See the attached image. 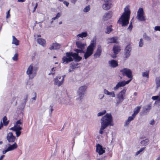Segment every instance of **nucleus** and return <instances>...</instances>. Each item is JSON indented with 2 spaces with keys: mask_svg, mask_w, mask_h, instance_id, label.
Masks as SVG:
<instances>
[{
  "mask_svg": "<svg viewBox=\"0 0 160 160\" xmlns=\"http://www.w3.org/2000/svg\"><path fill=\"white\" fill-rule=\"evenodd\" d=\"M154 30L155 31H160V26H157L155 27Z\"/></svg>",
  "mask_w": 160,
  "mask_h": 160,
  "instance_id": "603ef678",
  "label": "nucleus"
},
{
  "mask_svg": "<svg viewBox=\"0 0 160 160\" xmlns=\"http://www.w3.org/2000/svg\"><path fill=\"white\" fill-rule=\"evenodd\" d=\"M37 42L38 43L42 45L43 47H45L46 45V41L43 38H39L37 39Z\"/></svg>",
  "mask_w": 160,
  "mask_h": 160,
  "instance_id": "412c9836",
  "label": "nucleus"
},
{
  "mask_svg": "<svg viewBox=\"0 0 160 160\" xmlns=\"http://www.w3.org/2000/svg\"><path fill=\"white\" fill-rule=\"evenodd\" d=\"M12 43L15 44L16 45H18L19 44V41L14 36H12Z\"/></svg>",
  "mask_w": 160,
  "mask_h": 160,
  "instance_id": "cd10ccee",
  "label": "nucleus"
},
{
  "mask_svg": "<svg viewBox=\"0 0 160 160\" xmlns=\"http://www.w3.org/2000/svg\"><path fill=\"white\" fill-rule=\"evenodd\" d=\"M135 116H135V115H134V116H133V114H132V116H130V117H128V120L131 121L134 119V118L135 117Z\"/></svg>",
  "mask_w": 160,
  "mask_h": 160,
  "instance_id": "c03bdc74",
  "label": "nucleus"
},
{
  "mask_svg": "<svg viewBox=\"0 0 160 160\" xmlns=\"http://www.w3.org/2000/svg\"><path fill=\"white\" fill-rule=\"evenodd\" d=\"M63 3L66 5V6H68L69 3L68 2L66 1H64L63 2Z\"/></svg>",
  "mask_w": 160,
  "mask_h": 160,
  "instance_id": "6e6d98bb",
  "label": "nucleus"
},
{
  "mask_svg": "<svg viewBox=\"0 0 160 160\" xmlns=\"http://www.w3.org/2000/svg\"><path fill=\"white\" fill-rule=\"evenodd\" d=\"M4 155H2L0 158V160H2L3 158L4 157Z\"/></svg>",
  "mask_w": 160,
  "mask_h": 160,
  "instance_id": "680f3d73",
  "label": "nucleus"
},
{
  "mask_svg": "<svg viewBox=\"0 0 160 160\" xmlns=\"http://www.w3.org/2000/svg\"><path fill=\"white\" fill-rule=\"evenodd\" d=\"M112 25H111L110 26H108L106 28V31H105V33L107 34L110 33L112 31L113 29L111 28Z\"/></svg>",
  "mask_w": 160,
  "mask_h": 160,
  "instance_id": "c756f323",
  "label": "nucleus"
},
{
  "mask_svg": "<svg viewBox=\"0 0 160 160\" xmlns=\"http://www.w3.org/2000/svg\"><path fill=\"white\" fill-rule=\"evenodd\" d=\"M87 86H84L81 87L79 89L78 91V95L79 96L80 100H81L83 97L85 92L87 89Z\"/></svg>",
  "mask_w": 160,
  "mask_h": 160,
  "instance_id": "9d476101",
  "label": "nucleus"
},
{
  "mask_svg": "<svg viewBox=\"0 0 160 160\" xmlns=\"http://www.w3.org/2000/svg\"><path fill=\"white\" fill-rule=\"evenodd\" d=\"M60 16H61V14L59 12H58L57 13L56 17H55L52 18V21L54 20L55 19H56L58 18H59V17H60Z\"/></svg>",
  "mask_w": 160,
  "mask_h": 160,
  "instance_id": "a19ab883",
  "label": "nucleus"
},
{
  "mask_svg": "<svg viewBox=\"0 0 160 160\" xmlns=\"http://www.w3.org/2000/svg\"><path fill=\"white\" fill-rule=\"evenodd\" d=\"M143 45V39L142 38L140 39V40L139 42V46L140 47H142Z\"/></svg>",
  "mask_w": 160,
  "mask_h": 160,
  "instance_id": "37998d69",
  "label": "nucleus"
},
{
  "mask_svg": "<svg viewBox=\"0 0 160 160\" xmlns=\"http://www.w3.org/2000/svg\"><path fill=\"white\" fill-rule=\"evenodd\" d=\"M23 123V122L22 120L20 119L18 120L15 123L14 126L13 127H20V125H22Z\"/></svg>",
  "mask_w": 160,
  "mask_h": 160,
  "instance_id": "2f4dec72",
  "label": "nucleus"
},
{
  "mask_svg": "<svg viewBox=\"0 0 160 160\" xmlns=\"http://www.w3.org/2000/svg\"><path fill=\"white\" fill-rule=\"evenodd\" d=\"M156 88H158L160 87V77L157 78L155 80Z\"/></svg>",
  "mask_w": 160,
  "mask_h": 160,
  "instance_id": "7c9ffc66",
  "label": "nucleus"
},
{
  "mask_svg": "<svg viewBox=\"0 0 160 160\" xmlns=\"http://www.w3.org/2000/svg\"><path fill=\"white\" fill-rule=\"evenodd\" d=\"M38 6V4L37 3H36L35 4V5L34 8L33 12H34L35 11L36 9L37 8Z\"/></svg>",
  "mask_w": 160,
  "mask_h": 160,
  "instance_id": "864d4df0",
  "label": "nucleus"
},
{
  "mask_svg": "<svg viewBox=\"0 0 160 160\" xmlns=\"http://www.w3.org/2000/svg\"><path fill=\"white\" fill-rule=\"evenodd\" d=\"M79 65L78 63H75L74 62L71 63L70 67L72 69H75L77 68H78V66Z\"/></svg>",
  "mask_w": 160,
  "mask_h": 160,
  "instance_id": "473e14b6",
  "label": "nucleus"
},
{
  "mask_svg": "<svg viewBox=\"0 0 160 160\" xmlns=\"http://www.w3.org/2000/svg\"><path fill=\"white\" fill-rule=\"evenodd\" d=\"M149 141V140L147 138L144 140L142 141L140 143L142 145L144 146H146L148 144V142Z\"/></svg>",
  "mask_w": 160,
  "mask_h": 160,
  "instance_id": "f704fd0d",
  "label": "nucleus"
},
{
  "mask_svg": "<svg viewBox=\"0 0 160 160\" xmlns=\"http://www.w3.org/2000/svg\"><path fill=\"white\" fill-rule=\"evenodd\" d=\"M125 52L124 54V55L126 58H127L129 57L130 55V52L125 51Z\"/></svg>",
  "mask_w": 160,
  "mask_h": 160,
  "instance_id": "79ce46f5",
  "label": "nucleus"
},
{
  "mask_svg": "<svg viewBox=\"0 0 160 160\" xmlns=\"http://www.w3.org/2000/svg\"><path fill=\"white\" fill-rule=\"evenodd\" d=\"M132 27L133 26L132 25V22H131L128 27V29L130 31H131L132 29Z\"/></svg>",
  "mask_w": 160,
  "mask_h": 160,
  "instance_id": "49530a36",
  "label": "nucleus"
},
{
  "mask_svg": "<svg viewBox=\"0 0 160 160\" xmlns=\"http://www.w3.org/2000/svg\"><path fill=\"white\" fill-rule=\"evenodd\" d=\"M152 99L154 100H156L157 99H158V101H160V96H153L152 98Z\"/></svg>",
  "mask_w": 160,
  "mask_h": 160,
  "instance_id": "58836bf2",
  "label": "nucleus"
},
{
  "mask_svg": "<svg viewBox=\"0 0 160 160\" xmlns=\"http://www.w3.org/2000/svg\"><path fill=\"white\" fill-rule=\"evenodd\" d=\"M3 125L4 124L2 123V122L1 121L0 123V130L3 127Z\"/></svg>",
  "mask_w": 160,
  "mask_h": 160,
  "instance_id": "13d9d810",
  "label": "nucleus"
},
{
  "mask_svg": "<svg viewBox=\"0 0 160 160\" xmlns=\"http://www.w3.org/2000/svg\"><path fill=\"white\" fill-rule=\"evenodd\" d=\"M61 76L56 77L55 78H58V80H59L61 78Z\"/></svg>",
  "mask_w": 160,
  "mask_h": 160,
  "instance_id": "69168bd1",
  "label": "nucleus"
},
{
  "mask_svg": "<svg viewBox=\"0 0 160 160\" xmlns=\"http://www.w3.org/2000/svg\"><path fill=\"white\" fill-rule=\"evenodd\" d=\"M123 76H126L128 78H132V72L131 70L128 68H124L120 70Z\"/></svg>",
  "mask_w": 160,
  "mask_h": 160,
  "instance_id": "6e6552de",
  "label": "nucleus"
},
{
  "mask_svg": "<svg viewBox=\"0 0 160 160\" xmlns=\"http://www.w3.org/2000/svg\"><path fill=\"white\" fill-rule=\"evenodd\" d=\"M87 36V33L86 32H83L77 35L78 37L83 38V37H86Z\"/></svg>",
  "mask_w": 160,
  "mask_h": 160,
  "instance_id": "c85d7f7f",
  "label": "nucleus"
},
{
  "mask_svg": "<svg viewBox=\"0 0 160 160\" xmlns=\"http://www.w3.org/2000/svg\"><path fill=\"white\" fill-rule=\"evenodd\" d=\"M110 94L108 95H111L112 97H114L115 96V95L114 92H110Z\"/></svg>",
  "mask_w": 160,
  "mask_h": 160,
  "instance_id": "3c124183",
  "label": "nucleus"
},
{
  "mask_svg": "<svg viewBox=\"0 0 160 160\" xmlns=\"http://www.w3.org/2000/svg\"><path fill=\"white\" fill-rule=\"evenodd\" d=\"M27 98H28V95H27L26 97V98L25 99V102L26 103V102L27 101Z\"/></svg>",
  "mask_w": 160,
  "mask_h": 160,
  "instance_id": "338daca9",
  "label": "nucleus"
},
{
  "mask_svg": "<svg viewBox=\"0 0 160 160\" xmlns=\"http://www.w3.org/2000/svg\"><path fill=\"white\" fill-rule=\"evenodd\" d=\"M149 71H147L142 73V76L143 77H146L147 78H149Z\"/></svg>",
  "mask_w": 160,
  "mask_h": 160,
  "instance_id": "72a5a7b5",
  "label": "nucleus"
},
{
  "mask_svg": "<svg viewBox=\"0 0 160 160\" xmlns=\"http://www.w3.org/2000/svg\"><path fill=\"white\" fill-rule=\"evenodd\" d=\"M137 18L139 21H142L145 20V14L142 8H140L138 9L137 12Z\"/></svg>",
  "mask_w": 160,
  "mask_h": 160,
  "instance_id": "0eeeda50",
  "label": "nucleus"
},
{
  "mask_svg": "<svg viewBox=\"0 0 160 160\" xmlns=\"http://www.w3.org/2000/svg\"><path fill=\"white\" fill-rule=\"evenodd\" d=\"M131 11L128 6H127L124 9V12L119 18L118 23L122 26H127L129 23Z\"/></svg>",
  "mask_w": 160,
  "mask_h": 160,
  "instance_id": "7ed1b4c3",
  "label": "nucleus"
},
{
  "mask_svg": "<svg viewBox=\"0 0 160 160\" xmlns=\"http://www.w3.org/2000/svg\"><path fill=\"white\" fill-rule=\"evenodd\" d=\"M109 63L110 66L112 68H115L118 66L117 61L113 59L109 61Z\"/></svg>",
  "mask_w": 160,
  "mask_h": 160,
  "instance_id": "4be33fe9",
  "label": "nucleus"
},
{
  "mask_svg": "<svg viewBox=\"0 0 160 160\" xmlns=\"http://www.w3.org/2000/svg\"><path fill=\"white\" fill-rule=\"evenodd\" d=\"M9 151L8 148H7L6 150H3L2 151V153L3 154L6 153L7 152Z\"/></svg>",
  "mask_w": 160,
  "mask_h": 160,
  "instance_id": "bf43d9fd",
  "label": "nucleus"
},
{
  "mask_svg": "<svg viewBox=\"0 0 160 160\" xmlns=\"http://www.w3.org/2000/svg\"><path fill=\"white\" fill-rule=\"evenodd\" d=\"M96 46L95 40H93L91 41L90 44L88 47L87 50L84 55L85 59L90 56L93 53L94 50Z\"/></svg>",
  "mask_w": 160,
  "mask_h": 160,
  "instance_id": "20e7f679",
  "label": "nucleus"
},
{
  "mask_svg": "<svg viewBox=\"0 0 160 160\" xmlns=\"http://www.w3.org/2000/svg\"><path fill=\"white\" fill-rule=\"evenodd\" d=\"M8 145L9 146L7 148L9 151L14 150L18 147L17 144L15 142L12 145H10L9 144Z\"/></svg>",
  "mask_w": 160,
  "mask_h": 160,
  "instance_id": "5701e85b",
  "label": "nucleus"
},
{
  "mask_svg": "<svg viewBox=\"0 0 160 160\" xmlns=\"http://www.w3.org/2000/svg\"><path fill=\"white\" fill-rule=\"evenodd\" d=\"M64 77H63L61 81H59L58 78H55L54 80V84L57 85L58 87L61 86L64 82Z\"/></svg>",
  "mask_w": 160,
  "mask_h": 160,
  "instance_id": "a211bd4d",
  "label": "nucleus"
},
{
  "mask_svg": "<svg viewBox=\"0 0 160 160\" xmlns=\"http://www.w3.org/2000/svg\"><path fill=\"white\" fill-rule=\"evenodd\" d=\"M101 126L99 132L100 134L103 133V130L108 126L113 125L112 116L111 113H107L103 116L101 120Z\"/></svg>",
  "mask_w": 160,
  "mask_h": 160,
  "instance_id": "f03ea898",
  "label": "nucleus"
},
{
  "mask_svg": "<svg viewBox=\"0 0 160 160\" xmlns=\"http://www.w3.org/2000/svg\"><path fill=\"white\" fill-rule=\"evenodd\" d=\"M152 108L151 104H149L144 106L143 108V112L147 113L149 112L151 109Z\"/></svg>",
  "mask_w": 160,
  "mask_h": 160,
  "instance_id": "393cba45",
  "label": "nucleus"
},
{
  "mask_svg": "<svg viewBox=\"0 0 160 160\" xmlns=\"http://www.w3.org/2000/svg\"><path fill=\"white\" fill-rule=\"evenodd\" d=\"M71 2L72 3H75L77 1V0H71Z\"/></svg>",
  "mask_w": 160,
  "mask_h": 160,
  "instance_id": "0e129e2a",
  "label": "nucleus"
},
{
  "mask_svg": "<svg viewBox=\"0 0 160 160\" xmlns=\"http://www.w3.org/2000/svg\"><path fill=\"white\" fill-rule=\"evenodd\" d=\"M127 90V88L124 87L118 94L117 97L118 99V100L117 102V103H119L122 102L125 99V96Z\"/></svg>",
  "mask_w": 160,
  "mask_h": 160,
  "instance_id": "423d86ee",
  "label": "nucleus"
},
{
  "mask_svg": "<svg viewBox=\"0 0 160 160\" xmlns=\"http://www.w3.org/2000/svg\"><path fill=\"white\" fill-rule=\"evenodd\" d=\"M118 38L117 37H113L112 38H108L107 39L108 43H118L119 42L117 41Z\"/></svg>",
  "mask_w": 160,
  "mask_h": 160,
  "instance_id": "4468645a",
  "label": "nucleus"
},
{
  "mask_svg": "<svg viewBox=\"0 0 160 160\" xmlns=\"http://www.w3.org/2000/svg\"><path fill=\"white\" fill-rule=\"evenodd\" d=\"M112 15V11H109L104 14L103 17L105 19L108 20L111 18Z\"/></svg>",
  "mask_w": 160,
  "mask_h": 160,
  "instance_id": "aec40b11",
  "label": "nucleus"
},
{
  "mask_svg": "<svg viewBox=\"0 0 160 160\" xmlns=\"http://www.w3.org/2000/svg\"><path fill=\"white\" fill-rule=\"evenodd\" d=\"M102 52V47L101 45H98L97 50L93 56L94 58H96L100 57Z\"/></svg>",
  "mask_w": 160,
  "mask_h": 160,
  "instance_id": "ddd939ff",
  "label": "nucleus"
},
{
  "mask_svg": "<svg viewBox=\"0 0 160 160\" xmlns=\"http://www.w3.org/2000/svg\"><path fill=\"white\" fill-rule=\"evenodd\" d=\"M112 3L111 2L109 1H107L105 2V3H104L102 6V8L105 10H108L110 9L111 7Z\"/></svg>",
  "mask_w": 160,
  "mask_h": 160,
  "instance_id": "dca6fc26",
  "label": "nucleus"
},
{
  "mask_svg": "<svg viewBox=\"0 0 160 160\" xmlns=\"http://www.w3.org/2000/svg\"><path fill=\"white\" fill-rule=\"evenodd\" d=\"M157 160H160V156L157 159Z\"/></svg>",
  "mask_w": 160,
  "mask_h": 160,
  "instance_id": "774afa93",
  "label": "nucleus"
},
{
  "mask_svg": "<svg viewBox=\"0 0 160 160\" xmlns=\"http://www.w3.org/2000/svg\"><path fill=\"white\" fill-rule=\"evenodd\" d=\"M22 128L21 127H12L10 128V129L12 130L15 132L16 136L18 137L21 134V132L20 130L22 129Z\"/></svg>",
  "mask_w": 160,
  "mask_h": 160,
  "instance_id": "f8f14e48",
  "label": "nucleus"
},
{
  "mask_svg": "<svg viewBox=\"0 0 160 160\" xmlns=\"http://www.w3.org/2000/svg\"><path fill=\"white\" fill-rule=\"evenodd\" d=\"M132 50V48L130 44L128 45L126 47L125 51L130 52Z\"/></svg>",
  "mask_w": 160,
  "mask_h": 160,
  "instance_id": "c9c22d12",
  "label": "nucleus"
},
{
  "mask_svg": "<svg viewBox=\"0 0 160 160\" xmlns=\"http://www.w3.org/2000/svg\"><path fill=\"white\" fill-rule=\"evenodd\" d=\"M106 110H104L102 112H100L99 113H98V116H102L104 115L106 113Z\"/></svg>",
  "mask_w": 160,
  "mask_h": 160,
  "instance_id": "ea45409f",
  "label": "nucleus"
},
{
  "mask_svg": "<svg viewBox=\"0 0 160 160\" xmlns=\"http://www.w3.org/2000/svg\"><path fill=\"white\" fill-rule=\"evenodd\" d=\"M10 9L9 10H8V12L7 13L6 18H9L10 17Z\"/></svg>",
  "mask_w": 160,
  "mask_h": 160,
  "instance_id": "de8ad7c7",
  "label": "nucleus"
},
{
  "mask_svg": "<svg viewBox=\"0 0 160 160\" xmlns=\"http://www.w3.org/2000/svg\"><path fill=\"white\" fill-rule=\"evenodd\" d=\"M124 82L123 81H121L119 82L116 86L114 87V90H116L118 89L120 87H122L125 86Z\"/></svg>",
  "mask_w": 160,
  "mask_h": 160,
  "instance_id": "b1692460",
  "label": "nucleus"
},
{
  "mask_svg": "<svg viewBox=\"0 0 160 160\" xmlns=\"http://www.w3.org/2000/svg\"><path fill=\"white\" fill-rule=\"evenodd\" d=\"M61 45L59 43L56 42L52 43L49 48V49L52 50L53 49H59L61 48Z\"/></svg>",
  "mask_w": 160,
  "mask_h": 160,
  "instance_id": "2eb2a0df",
  "label": "nucleus"
},
{
  "mask_svg": "<svg viewBox=\"0 0 160 160\" xmlns=\"http://www.w3.org/2000/svg\"><path fill=\"white\" fill-rule=\"evenodd\" d=\"M96 151L98 152L99 155H101L105 152V150L103 149L102 146L101 145L98 144L97 145Z\"/></svg>",
  "mask_w": 160,
  "mask_h": 160,
  "instance_id": "f3484780",
  "label": "nucleus"
},
{
  "mask_svg": "<svg viewBox=\"0 0 160 160\" xmlns=\"http://www.w3.org/2000/svg\"><path fill=\"white\" fill-rule=\"evenodd\" d=\"M26 0H18V2H23L25 1Z\"/></svg>",
  "mask_w": 160,
  "mask_h": 160,
  "instance_id": "052dcab7",
  "label": "nucleus"
},
{
  "mask_svg": "<svg viewBox=\"0 0 160 160\" xmlns=\"http://www.w3.org/2000/svg\"><path fill=\"white\" fill-rule=\"evenodd\" d=\"M18 54L17 53H16L14 56L12 57V59L14 61H17L18 59Z\"/></svg>",
  "mask_w": 160,
  "mask_h": 160,
  "instance_id": "e433bc0d",
  "label": "nucleus"
},
{
  "mask_svg": "<svg viewBox=\"0 0 160 160\" xmlns=\"http://www.w3.org/2000/svg\"><path fill=\"white\" fill-rule=\"evenodd\" d=\"M38 69V68L37 67L33 68V64H31L29 66L27 70V74L29 76L30 78L32 79L35 76L36 72Z\"/></svg>",
  "mask_w": 160,
  "mask_h": 160,
  "instance_id": "39448f33",
  "label": "nucleus"
},
{
  "mask_svg": "<svg viewBox=\"0 0 160 160\" xmlns=\"http://www.w3.org/2000/svg\"><path fill=\"white\" fill-rule=\"evenodd\" d=\"M121 47L120 45H114L112 48V51L114 53V54L112 56V57L113 58H115L117 54L121 51Z\"/></svg>",
  "mask_w": 160,
  "mask_h": 160,
  "instance_id": "1a4fd4ad",
  "label": "nucleus"
},
{
  "mask_svg": "<svg viewBox=\"0 0 160 160\" xmlns=\"http://www.w3.org/2000/svg\"><path fill=\"white\" fill-rule=\"evenodd\" d=\"M130 79V80L127 81H123L124 82L125 85H126L128 84L129 83V82L131 81V80L132 79V78H129Z\"/></svg>",
  "mask_w": 160,
  "mask_h": 160,
  "instance_id": "8fccbe9b",
  "label": "nucleus"
},
{
  "mask_svg": "<svg viewBox=\"0 0 160 160\" xmlns=\"http://www.w3.org/2000/svg\"><path fill=\"white\" fill-rule=\"evenodd\" d=\"M104 92L105 94L108 95L109 94H110V92L107 90L106 89H105L104 90Z\"/></svg>",
  "mask_w": 160,
  "mask_h": 160,
  "instance_id": "5fc2aeb1",
  "label": "nucleus"
},
{
  "mask_svg": "<svg viewBox=\"0 0 160 160\" xmlns=\"http://www.w3.org/2000/svg\"><path fill=\"white\" fill-rule=\"evenodd\" d=\"M145 148V147H144V148H141V149H140L138 151V152H136V155H138V154H139L141 152H142Z\"/></svg>",
  "mask_w": 160,
  "mask_h": 160,
  "instance_id": "a18cd8bd",
  "label": "nucleus"
},
{
  "mask_svg": "<svg viewBox=\"0 0 160 160\" xmlns=\"http://www.w3.org/2000/svg\"><path fill=\"white\" fill-rule=\"evenodd\" d=\"M154 123H155V122H154V120H151L150 122V124L152 125H154Z\"/></svg>",
  "mask_w": 160,
  "mask_h": 160,
  "instance_id": "4d7b16f0",
  "label": "nucleus"
},
{
  "mask_svg": "<svg viewBox=\"0 0 160 160\" xmlns=\"http://www.w3.org/2000/svg\"><path fill=\"white\" fill-rule=\"evenodd\" d=\"M141 108V106H138L134 110V113L133 114V115L136 116L140 112V109Z\"/></svg>",
  "mask_w": 160,
  "mask_h": 160,
  "instance_id": "a878e982",
  "label": "nucleus"
},
{
  "mask_svg": "<svg viewBox=\"0 0 160 160\" xmlns=\"http://www.w3.org/2000/svg\"><path fill=\"white\" fill-rule=\"evenodd\" d=\"M130 122V121H129V120H128H128H127L126 121H125L124 126H128V125L129 124Z\"/></svg>",
  "mask_w": 160,
  "mask_h": 160,
  "instance_id": "09e8293b",
  "label": "nucleus"
},
{
  "mask_svg": "<svg viewBox=\"0 0 160 160\" xmlns=\"http://www.w3.org/2000/svg\"><path fill=\"white\" fill-rule=\"evenodd\" d=\"M90 10V5H88L86 7L83 9V12H87Z\"/></svg>",
  "mask_w": 160,
  "mask_h": 160,
  "instance_id": "4c0bfd02",
  "label": "nucleus"
},
{
  "mask_svg": "<svg viewBox=\"0 0 160 160\" xmlns=\"http://www.w3.org/2000/svg\"><path fill=\"white\" fill-rule=\"evenodd\" d=\"M6 138L8 142L10 143L14 142L16 139L15 137L13 135L12 132H9L8 133Z\"/></svg>",
  "mask_w": 160,
  "mask_h": 160,
  "instance_id": "9b49d317",
  "label": "nucleus"
},
{
  "mask_svg": "<svg viewBox=\"0 0 160 160\" xmlns=\"http://www.w3.org/2000/svg\"><path fill=\"white\" fill-rule=\"evenodd\" d=\"M35 96L34 97H33V98H32V99L34 100H36V93H35Z\"/></svg>",
  "mask_w": 160,
  "mask_h": 160,
  "instance_id": "e2e57ef3",
  "label": "nucleus"
},
{
  "mask_svg": "<svg viewBox=\"0 0 160 160\" xmlns=\"http://www.w3.org/2000/svg\"><path fill=\"white\" fill-rule=\"evenodd\" d=\"M74 51L76 53L72 52L66 53V56H63L62 58L63 63L67 64L73 61L74 59L76 62H79L82 60V58L79 56L78 53H84L83 49H74Z\"/></svg>",
  "mask_w": 160,
  "mask_h": 160,
  "instance_id": "f257e3e1",
  "label": "nucleus"
},
{
  "mask_svg": "<svg viewBox=\"0 0 160 160\" xmlns=\"http://www.w3.org/2000/svg\"><path fill=\"white\" fill-rule=\"evenodd\" d=\"M2 121L3 124L5 126H7L9 122V120H7V118L6 116L3 118Z\"/></svg>",
  "mask_w": 160,
  "mask_h": 160,
  "instance_id": "bb28decb",
  "label": "nucleus"
},
{
  "mask_svg": "<svg viewBox=\"0 0 160 160\" xmlns=\"http://www.w3.org/2000/svg\"><path fill=\"white\" fill-rule=\"evenodd\" d=\"M76 45L78 48L84 49L86 45V44L82 43L81 41H78L76 42Z\"/></svg>",
  "mask_w": 160,
  "mask_h": 160,
  "instance_id": "6ab92c4d",
  "label": "nucleus"
}]
</instances>
